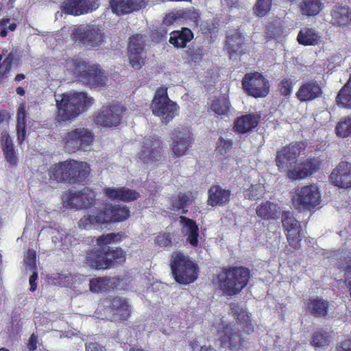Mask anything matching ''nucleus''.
Returning <instances> with one entry per match:
<instances>
[{
	"instance_id": "26",
	"label": "nucleus",
	"mask_w": 351,
	"mask_h": 351,
	"mask_svg": "<svg viewBox=\"0 0 351 351\" xmlns=\"http://www.w3.org/2000/svg\"><path fill=\"white\" fill-rule=\"evenodd\" d=\"M329 301L322 297H311L304 301L306 315L316 318H326L328 316Z\"/></svg>"
},
{
	"instance_id": "62",
	"label": "nucleus",
	"mask_w": 351,
	"mask_h": 351,
	"mask_svg": "<svg viewBox=\"0 0 351 351\" xmlns=\"http://www.w3.org/2000/svg\"><path fill=\"white\" fill-rule=\"evenodd\" d=\"M38 279V274L34 271L29 277V285H30V291L34 292L37 289L36 280Z\"/></svg>"
},
{
	"instance_id": "2",
	"label": "nucleus",
	"mask_w": 351,
	"mask_h": 351,
	"mask_svg": "<svg viewBox=\"0 0 351 351\" xmlns=\"http://www.w3.org/2000/svg\"><path fill=\"white\" fill-rule=\"evenodd\" d=\"M130 216V210L125 205L106 204L95 214L85 215L78 221L80 229L90 230L95 226L115 223L127 220Z\"/></svg>"
},
{
	"instance_id": "57",
	"label": "nucleus",
	"mask_w": 351,
	"mask_h": 351,
	"mask_svg": "<svg viewBox=\"0 0 351 351\" xmlns=\"http://www.w3.org/2000/svg\"><path fill=\"white\" fill-rule=\"evenodd\" d=\"M80 1L83 10H85L84 14L96 10L100 5V0H80Z\"/></svg>"
},
{
	"instance_id": "20",
	"label": "nucleus",
	"mask_w": 351,
	"mask_h": 351,
	"mask_svg": "<svg viewBox=\"0 0 351 351\" xmlns=\"http://www.w3.org/2000/svg\"><path fill=\"white\" fill-rule=\"evenodd\" d=\"M225 48L230 58L241 57L245 53V38L237 29L230 30L225 42Z\"/></svg>"
},
{
	"instance_id": "29",
	"label": "nucleus",
	"mask_w": 351,
	"mask_h": 351,
	"mask_svg": "<svg viewBox=\"0 0 351 351\" xmlns=\"http://www.w3.org/2000/svg\"><path fill=\"white\" fill-rule=\"evenodd\" d=\"M0 147L5 160L12 167L18 164V152L14 147L13 141L7 130H3L0 134Z\"/></svg>"
},
{
	"instance_id": "63",
	"label": "nucleus",
	"mask_w": 351,
	"mask_h": 351,
	"mask_svg": "<svg viewBox=\"0 0 351 351\" xmlns=\"http://www.w3.org/2000/svg\"><path fill=\"white\" fill-rule=\"evenodd\" d=\"M10 19H2L0 21V36L1 37H5L8 34V29L5 28V26L9 23Z\"/></svg>"
},
{
	"instance_id": "60",
	"label": "nucleus",
	"mask_w": 351,
	"mask_h": 351,
	"mask_svg": "<svg viewBox=\"0 0 351 351\" xmlns=\"http://www.w3.org/2000/svg\"><path fill=\"white\" fill-rule=\"evenodd\" d=\"M38 342V336L35 333H32L27 343V348L29 351H36L37 350V344Z\"/></svg>"
},
{
	"instance_id": "12",
	"label": "nucleus",
	"mask_w": 351,
	"mask_h": 351,
	"mask_svg": "<svg viewBox=\"0 0 351 351\" xmlns=\"http://www.w3.org/2000/svg\"><path fill=\"white\" fill-rule=\"evenodd\" d=\"M245 93L254 98L266 97L270 88L269 80L261 73H246L241 81Z\"/></svg>"
},
{
	"instance_id": "32",
	"label": "nucleus",
	"mask_w": 351,
	"mask_h": 351,
	"mask_svg": "<svg viewBox=\"0 0 351 351\" xmlns=\"http://www.w3.org/2000/svg\"><path fill=\"white\" fill-rule=\"evenodd\" d=\"M260 119V115L256 114L250 113L242 115L235 120L234 130L241 134H245L258 125Z\"/></svg>"
},
{
	"instance_id": "49",
	"label": "nucleus",
	"mask_w": 351,
	"mask_h": 351,
	"mask_svg": "<svg viewBox=\"0 0 351 351\" xmlns=\"http://www.w3.org/2000/svg\"><path fill=\"white\" fill-rule=\"evenodd\" d=\"M266 37L269 39L278 40L283 34V28L280 23H270L266 27Z\"/></svg>"
},
{
	"instance_id": "40",
	"label": "nucleus",
	"mask_w": 351,
	"mask_h": 351,
	"mask_svg": "<svg viewBox=\"0 0 351 351\" xmlns=\"http://www.w3.org/2000/svg\"><path fill=\"white\" fill-rule=\"evenodd\" d=\"M324 8V3L320 0H302L299 5L300 12L306 16L318 15Z\"/></svg>"
},
{
	"instance_id": "37",
	"label": "nucleus",
	"mask_w": 351,
	"mask_h": 351,
	"mask_svg": "<svg viewBox=\"0 0 351 351\" xmlns=\"http://www.w3.org/2000/svg\"><path fill=\"white\" fill-rule=\"evenodd\" d=\"M16 121L17 140L19 144H22L26 136L27 113L25 103L19 104L16 113Z\"/></svg>"
},
{
	"instance_id": "21",
	"label": "nucleus",
	"mask_w": 351,
	"mask_h": 351,
	"mask_svg": "<svg viewBox=\"0 0 351 351\" xmlns=\"http://www.w3.org/2000/svg\"><path fill=\"white\" fill-rule=\"evenodd\" d=\"M66 197L70 208L75 209L90 208L96 200L94 192L86 188L80 191H69Z\"/></svg>"
},
{
	"instance_id": "33",
	"label": "nucleus",
	"mask_w": 351,
	"mask_h": 351,
	"mask_svg": "<svg viewBox=\"0 0 351 351\" xmlns=\"http://www.w3.org/2000/svg\"><path fill=\"white\" fill-rule=\"evenodd\" d=\"M331 23L335 26H347L351 22V10L348 6L335 5L331 10Z\"/></svg>"
},
{
	"instance_id": "39",
	"label": "nucleus",
	"mask_w": 351,
	"mask_h": 351,
	"mask_svg": "<svg viewBox=\"0 0 351 351\" xmlns=\"http://www.w3.org/2000/svg\"><path fill=\"white\" fill-rule=\"evenodd\" d=\"M180 223L188 228L186 241L193 247H196L199 243V228L196 222L185 216L180 217Z\"/></svg>"
},
{
	"instance_id": "17",
	"label": "nucleus",
	"mask_w": 351,
	"mask_h": 351,
	"mask_svg": "<svg viewBox=\"0 0 351 351\" xmlns=\"http://www.w3.org/2000/svg\"><path fill=\"white\" fill-rule=\"evenodd\" d=\"M162 142L155 135L143 138L141 149L138 153V158L144 163L157 162L162 157Z\"/></svg>"
},
{
	"instance_id": "8",
	"label": "nucleus",
	"mask_w": 351,
	"mask_h": 351,
	"mask_svg": "<svg viewBox=\"0 0 351 351\" xmlns=\"http://www.w3.org/2000/svg\"><path fill=\"white\" fill-rule=\"evenodd\" d=\"M64 148L69 153L90 150L95 141L94 132L84 127L75 128L62 137Z\"/></svg>"
},
{
	"instance_id": "15",
	"label": "nucleus",
	"mask_w": 351,
	"mask_h": 351,
	"mask_svg": "<svg viewBox=\"0 0 351 351\" xmlns=\"http://www.w3.org/2000/svg\"><path fill=\"white\" fill-rule=\"evenodd\" d=\"M217 337L222 348L232 350L242 349L246 342L240 330L231 324H220L217 329Z\"/></svg>"
},
{
	"instance_id": "27",
	"label": "nucleus",
	"mask_w": 351,
	"mask_h": 351,
	"mask_svg": "<svg viewBox=\"0 0 351 351\" xmlns=\"http://www.w3.org/2000/svg\"><path fill=\"white\" fill-rule=\"evenodd\" d=\"M114 320L126 321L131 315V308L128 299L117 295L110 300L108 305Z\"/></svg>"
},
{
	"instance_id": "55",
	"label": "nucleus",
	"mask_w": 351,
	"mask_h": 351,
	"mask_svg": "<svg viewBox=\"0 0 351 351\" xmlns=\"http://www.w3.org/2000/svg\"><path fill=\"white\" fill-rule=\"evenodd\" d=\"M121 191L122 186L118 188L106 186L102 189L103 194L106 198L110 200H117L120 202L121 197Z\"/></svg>"
},
{
	"instance_id": "56",
	"label": "nucleus",
	"mask_w": 351,
	"mask_h": 351,
	"mask_svg": "<svg viewBox=\"0 0 351 351\" xmlns=\"http://www.w3.org/2000/svg\"><path fill=\"white\" fill-rule=\"evenodd\" d=\"M217 151L220 154L228 153L232 147V141L231 140H226L222 137H219L217 142Z\"/></svg>"
},
{
	"instance_id": "1",
	"label": "nucleus",
	"mask_w": 351,
	"mask_h": 351,
	"mask_svg": "<svg viewBox=\"0 0 351 351\" xmlns=\"http://www.w3.org/2000/svg\"><path fill=\"white\" fill-rule=\"evenodd\" d=\"M90 171V166L86 162L69 159L51 167L49 176L57 182L81 184L86 181Z\"/></svg>"
},
{
	"instance_id": "4",
	"label": "nucleus",
	"mask_w": 351,
	"mask_h": 351,
	"mask_svg": "<svg viewBox=\"0 0 351 351\" xmlns=\"http://www.w3.org/2000/svg\"><path fill=\"white\" fill-rule=\"evenodd\" d=\"M61 99H56L58 108L57 119L66 121L75 119L86 112L93 104L94 99L88 97L86 93H64Z\"/></svg>"
},
{
	"instance_id": "10",
	"label": "nucleus",
	"mask_w": 351,
	"mask_h": 351,
	"mask_svg": "<svg viewBox=\"0 0 351 351\" xmlns=\"http://www.w3.org/2000/svg\"><path fill=\"white\" fill-rule=\"evenodd\" d=\"M306 147L304 142L295 141L278 150L275 162L279 171L286 173L288 178L289 171L295 167L299 156L304 152Z\"/></svg>"
},
{
	"instance_id": "14",
	"label": "nucleus",
	"mask_w": 351,
	"mask_h": 351,
	"mask_svg": "<svg viewBox=\"0 0 351 351\" xmlns=\"http://www.w3.org/2000/svg\"><path fill=\"white\" fill-rule=\"evenodd\" d=\"M72 38L85 47L93 49L104 42L105 35L98 27L89 25L75 29L72 34Z\"/></svg>"
},
{
	"instance_id": "22",
	"label": "nucleus",
	"mask_w": 351,
	"mask_h": 351,
	"mask_svg": "<svg viewBox=\"0 0 351 351\" xmlns=\"http://www.w3.org/2000/svg\"><path fill=\"white\" fill-rule=\"evenodd\" d=\"M329 178L331 183L341 189L351 188V163L341 161L332 171Z\"/></svg>"
},
{
	"instance_id": "61",
	"label": "nucleus",
	"mask_w": 351,
	"mask_h": 351,
	"mask_svg": "<svg viewBox=\"0 0 351 351\" xmlns=\"http://www.w3.org/2000/svg\"><path fill=\"white\" fill-rule=\"evenodd\" d=\"M104 347H101L97 342H88L85 344V351H104Z\"/></svg>"
},
{
	"instance_id": "36",
	"label": "nucleus",
	"mask_w": 351,
	"mask_h": 351,
	"mask_svg": "<svg viewBox=\"0 0 351 351\" xmlns=\"http://www.w3.org/2000/svg\"><path fill=\"white\" fill-rule=\"evenodd\" d=\"M321 38L319 32L313 27L302 28L297 36V41L303 46L317 45L321 43Z\"/></svg>"
},
{
	"instance_id": "41",
	"label": "nucleus",
	"mask_w": 351,
	"mask_h": 351,
	"mask_svg": "<svg viewBox=\"0 0 351 351\" xmlns=\"http://www.w3.org/2000/svg\"><path fill=\"white\" fill-rule=\"evenodd\" d=\"M192 193H180L177 197L171 199V209L174 211L182 210V214H186L188 210L185 209L192 202Z\"/></svg>"
},
{
	"instance_id": "51",
	"label": "nucleus",
	"mask_w": 351,
	"mask_h": 351,
	"mask_svg": "<svg viewBox=\"0 0 351 351\" xmlns=\"http://www.w3.org/2000/svg\"><path fill=\"white\" fill-rule=\"evenodd\" d=\"M181 17L186 21H189L193 25L197 26L199 25L201 12L199 10L191 8L182 12Z\"/></svg>"
},
{
	"instance_id": "50",
	"label": "nucleus",
	"mask_w": 351,
	"mask_h": 351,
	"mask_svg": "<svg viewBox=\"0 0 351 351\" xmlns=\"http://www.w3.org/2000/svg\"><path fill=\"white\" fill-rule=\"evenodd\" d=\"M293 80L291 78H283L278 84L280 95L285 97H289L293 92Z\"/></svg>"
},
{
	"instance_id": "19",
	"label": "nucleus",
	"mask_w": 351,
	"mask_h": 351,
	"mask_svg": "<svg viewBox=\"0 0 351 351\" xmlns=\"http://www.w3.org/2000/svg\"><path fill=\"white\" fill-rule=\"evenodd\" d=\"M320 165L321 161L318 158H308L289 171L288 178L292 181L306 178L317 172Z\"/></svg>"
},
{
	"instance_id": "3",
	"label": "nucleus",
	"mask_w": 351,
	"mask_h": 351,
	"mask_svg": "<svg viewBox=\"0 0 351 351\" xmlns=\"http://www.w3.org/2000/svg\"><path fill=\"white\" fill-rule=\"evenodd\" d=\"M250 271L243 266L223 267L217 275L219 289L226 295L235 296L247 285Z\"/></svg>"
},
{
	"instance_id": "28",
	"label": "nucleus",
	"mask_w": 351,
	"mask_h": 351,
	"mask_svg": "<svg viewBox=\"0 0 351 351\" xmlns=\"http://www.w3.org/2000/svg\"><path fill=\"white\" fill-rule=\"evenodd\" d=\"M231 191L219 184L212 185L208 191L207 204L212 207L224 206L230 202Z\"/></svg>"
},
{
	"instance_id": "5",
	"label": "nucleus",
	"mask_w": 351,
	"mask_h": 351,
	"mask_svg": "<svg viewBox=\"0 0 351 351\" xmlns=\"http://www.w3.org/2000/svg\"><path fill=\"white\" fill-rule=\"evenodd\" d=\"M125 256L121 247H93L87 252L84 263L95 269L104 270L123 263Z\"/></svg>"
},
{
	"instance_id": "25",
	"label": "nucleus",
	"mask_w": 351,
	"mask_h": 351,
	"mask_svg": "<svg viewBox=\"0 0 351 351\" xmlns=\"http://www.w3.org/2000/svg\"><path fill=\"white\" fill-rule=\"evenodd\" d=\"M112 12L118 16L131 14L146 6L147 0H110Z\"/></svg>"
},
{
	"instance_id": "30",
	"label": "nucleus",
	"mask_w": 351,
	"mask_h": 351,
	"mask_svg": "<svg viewBox=\"0 0 351 351\" xmlns=\"http://www.w3.org/2000/svg\"><path fill=\"white\" fill-rule=\"evenodd\" d=\"M230 310L237 324L241 326L244 332L247 335L252 333L254 332V325L248 313L235 303L230 304Z\"/></svg>"
},
{
	"instance_id": "18",
	"label": "nucleus",
	"mask_w": 351,
	"mask_h": 351,
	"mask_svg": "<svg viewBox=\"0 0 351 351\" xmlns=\"http://www.w3.org/2000/svg\"><path fill=\"white\" fill-rule=\"evenodd\" d=\"M145 42L141 34H134L130 37L128 43V58L134 69H141L145 64Z\"/></svg>"
},
{
	"instance_id": "59",
	"label": "nucleus",
	"mask_w": 351,
	"mask_h": 351,
	"mask_svg": "<svg viewBox=\"0 0 351 351\" xmlns=\"http://www.w3.org/2000/svg\"><path fill=\"white\" fill-rule=\"evenodd\" d=\"M335 351H351V338L337 343Z\"/></svg>"
},
{
	"instance_id": "64",
	"label": "nucleus",
	"mask_w": 351,
	"mask_h": 351,
	"mask_svg": "<svg viewBox=\"0 0 351 351\" xmlns=\"http://www.w3.org/2000/svg\"><path fill=\"white\" fill-rule=\"evenodd\" d=\"M176 19L177 17L175 14L169 13L165 15L162 22L166 25H171L176 21Z\"/></svg>"
},
{
	"instance_id": "45",
	"label": "nucleus",
	"mask_w": 351,
	"mask_h": 351,
	"mask_svg": "<svg viewBox=\"0 0 351 351\" xmlns=\"http://www.w3.org/2000/svg\"><path fill=\"white\" fill-rule=\"evenodd\" d=\"M330 337L328 332L320 328L313 334L311 343L316 348H323L329 345Z\"/></svg>"
},
{
	"instance_id": "52",
	"label": "nucleus",
	"mask_w": 351,
	"mask_h": 351,
	"mask_svg": "<svg viewBox=\"0 0 351 351\" xmlns=\"http://www.w3.org/2000/svg\"><path fill=\"white\" fill-rule=\"evenodd\" d=\"M16 53L11 51L4 59L2 63L3 71H0V78L6 77L10 70L12 69L13 64L16 60Z\"/></svg>"
},
{
	"instance_id": "54",
	"label": "nucleus",
	"mask_w": 351,
	"mask_h": 351,
	"mask_svg": "<svg viewBox=\"0 0 351 351\" xmlns=\"http://www.w3.org/2000/svg\"><path fill=\"white\" fill-rule=\"evenodd\" d=\"M121 202H130L137 200L140 197V193L134 189H130L125 186H122Z\"/></svg>"
},
{
	"instance_id": "11",
	"label": "nucleus",
	"mask_w": 351,
	"mask_h": 351,
	"mask_svg": "<svg viewBox=\"0 0 351 351\" xmlns=\"http://www.w3.org/2000/svg\"><path fill=\"white\" fill-rule=\"evenodd\" d=\"M320 202L321 193L315 184L296 188L292 197L293 205L299 210H311Z\"/></svg>"
},
{
	"instance_id": "46",
	"label": "nucleus",
	"mask_w": 351,
	"mask_h": 351,
	"mask_svg": "<svg viewBox=\"0 0 351 351\" xmlns=\"http://www.w3.org/2000/svg\"><path fill=\"white\" fill-rule=\"evenodd\" d=\"M121 233H108L106 234H102L97 238L96 243L99 246V248H107L108 245L121 241Z\"/></svg>"
},
{
	"instance_id": "44",
	"label": "nucleus",
	"mask_w": 351,
	"mask_h": 351,
	"mask_svg": "<svg viewBox=\"0 0 351 351\" xmlns=\"http://www.w3.org/2000/svg\"><path fill=\"white\" fill-rule=\"evenodd\" d=\"M335 101L340 108L351 109V88L344 84L338 92Z\"/></svg>"
},
{
	"instance_id": "7",
	"label": "nucleus",
	"mask_w": 351,
	"mask_h": 351,
	"mask_svg": "<svg viewBox=\"0 0 351 351\" xmlns=\"http://www.w3.org/2000/svg\"><path fill=\"white\" fill-rule=\"evenodd\" d=\"M67 64L69 66L68 69L84 85L95 88L105 85L106 76L99 64L77 59H72Z\"/></svg>"
},
{
	"instance_id": "24",
	"label": "nucleus",
	"mask_w": 351,
	"mask_h": 351,
	"mask_svg": "<svg viewBox=\"0 0 351 351\" xmlns=\"http://www.w3.org/2000/svg\"><path fill=\"white\" fill-rule=\"evenodd\" d=\"M172 140L171 148L178 157L185 154L194 141L192 133L186 130H175L172 133Z\"/></svg>"
},
{
	"instance_id": "16",
	"label": "nucleus",
	"mask_w": 351,
	"mask_h": 351,
	"mask_svg": "<svg viewBox=\"0 0 351 351\" xmlns=\"http://www.w3.org/2000/svg\"><path fill=\"white\" fill-rule=\"evenodd\" d=\"M282 225L289 245L294 250H299L303 238L300 223L289 211L282 214Z\"/></svg>"
},
{
	"instance_id": "43",
	"label": "nucleus",
	"mask_w": 351,
	"mask_h": 351,
	"mask_svg": "<svg viewBox=\"0 0 351 351\" xmlns=\"http://www.w3.org/2000/svg\"><path fill=\"white\" fill-rule=\"evenodd\" d=\"M335 132L339 138L351 136V116L342 117L336 124Z\"/></svg>"
},
{
	"instance_id": "48",
	"label": "nucleus",
	"mask_w": 351,
	"mask_h": 351,
	"mask_svg": "<svg viewBox=\"0 0 351 351\" xmlns=\"http://www.w3.org/2000/svg\"><path fill=\"white\" fill-rule=\"evenodd\" d=\"M272 0H256L253 7L254 14L258 17L266 16L271 8Z\"/></svg>"
},
{
	"instance_id": "53",
	"label": "nucleus",
	"mask_w": 351,
	"mask_h": 351,
	"mask_svg": "<svg viewBox=\"0 0 351 351\" xmlns=\"http://www.w3.org/2000/svg\"><path fill=\"white\" fill-rule=\"evenodd\" d=\"M154 243L159 248L171 247L173 243L171 234L169 232H160L155 237Z\"/></svg>"
},
{
	"instance_id": "31",
	"label": "nucleus",
	"mask_w": 351,
	"mask_h": 351,
	"mask_svg": "<svg viewBox=\"0 0 351 351\" xmlns=\"http://www.w3.org/2000/svg\"><path fill=\"white\" fill-rule=\"evenodd\" d=\"M120 282L121 280L119 278L98 277L90 280V290L94 293L106 291L117 289Z\"/></svg>"
},
{
	"instance_id": "13",
	"label": "nucleus",
	"mask_w": 351,
	"mask_h": 351,
	"mask_svg": "<svg viewBox=\"0 0 351 351\" xmlns=\"http://www.w3.org/2000/svg\"><path fill=\"white\" fill-rule=\"evenodd\" d=\"M126 109L119 104L103 106L94 116L95 123L104 128H116L122 121Z\"/></svg>"
},
{
	"instance_id": "9",
	"label": "nucleus",
	"mask_w": 351,
	"mask_h": 351,
	"mask_svg": "<svg viewBox=\"0 0 351 351\" xmlns=\"http://www.w3.org/2000/svg\"><path fill=\"white\" fill-rule=\"evenodd\" d=\"M151 109L153 114L160 118L167 124L178 114L179 106L171 101L167 94V88L160 86L156 90L152 101Z\"/></svg>"
},
{
	"instance_id": "34",
	"label": "nucleus",
	"mask_w": 351,
	"mask_h": 351,
	"mask_svg": "<svg viewBox=\"0 0 351 351\" xmlns=\"http://www.w3.org/2000/svg\"><path fill=\"white\" fill-rule=\"evenodd\" d=\"M193 38L194 34L191 29L182 27L180 30H174L170 33L169 42L175 48L183 49Z\"/></svg>"
},
{
	"instance_id": "58",
	"label": "nucleus",
	"mask_w": 351,
	"mask_h": 351,
	"mask_svg": "<svg viewBox=\"0 0 351 351\" xmlns=\"http://www.w3.org/2000/svg\"><path fill=\"white\" fill-rule=\"evenodd\" d=\"M204 49L202 47H199L197 49L192 50L189 48L188 51V56L191 60L195 63L200 62L204 57Z\"/></svg>"
},
{
	"instance_id": "47",
	"label": "nucleus",
	"mask_w": 351,
	"mask_h": 351,
	"mask_svg": "<svg viewBox=\"0 0 351 351\" xmlns=\"http://www.w3.org/2000/svg\"><path fill=\"white\" fill-rule=\"evenodd\" d=\"M264 191V186L262 184H252L249 189L243 191V195L247 199L256 200L263 197Z\"/></svg>"
},
{
	"instance_id": "42",
	"label": "nucleus",
	"mask_w": 351,
	"mask_h": 351,
	"mask_svg": "<svg viewBox=\"0 0 351 351\" xmlns=\"http://www.w3.org/2000/svg\"><path fill=\"white\" fill-rule=\"evenodd\" d=\"M80 0H65L61 5V10L66 14L80 16L84 14Z\"/></svg>"
},
{
	"instance_id": "6",
	"label": "nucleus",
	"mask_w": 351,
	"mask_h": 351,
	"mask_svg": "<svg viewBox=\"0 0 351 351\" xmlns=\"http://www.w3.org/2000/svg\"><path fill=\"white\" fill-rule=\"evenodd\" d=\"M169 265L173 279L180 285L191 284L198 278L197 264L180 251L173 252Z\"/></svg>"
},
{
	"instance_id": "23",
	"label": "nucleus",
	"mask_w": 351,
	"mask_h": 351,
	"mask_svg": "<svg viewBox=\"0 0 351 351\" xmlns=\"http://www.w3.org/2000/svg\"><path fill=\"white\" fill-rule=\"evenodd\" d=\"M323 94L320 82L313 79L302 83L295 93V97L300 102H310L321 98Z\"/></svg>"
},
{
	"instance_id": "38",
	"label": "nucleus",
	"mask_w": 351,
	"mask_h": 351,
	"mask_svg": "<svg viewBox=\"0 0 351 351\" xmlns=\"http://www.w3.org/2000/svg\"><path fill=\"white\" fill-rule=\"evenodd\" d=\"M209 108L217 115H228L230 108V102L228 95L222 94L219 97H214L210 104Z\"/></svg>"
},
{
	"instance_id": "35",
	"label": "nucleus",
	"mask_w": 351,
	"mask_h": 351,
	"mask_svg": "<svg viewBox=\"0 0 351 351\" xmlns=\"http://www.w3.org/2000/svg\"><path fill=\"white\" fill-rule=\"evenodd\" d=\"M256 213L264 220H276L280 215V208L276 203L265 201L257 206Z\"/></svg>"
}]
</instances>
